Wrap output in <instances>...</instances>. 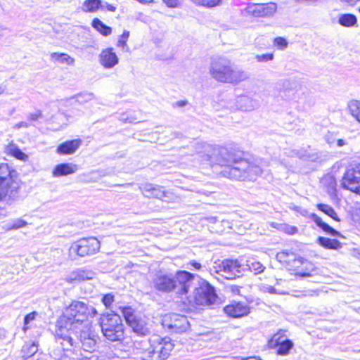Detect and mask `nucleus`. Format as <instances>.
<instances>
[{
    "mask_svg": "<svg viewBox=\"0 0 360 360\" xmlns=\"http://www.w3.org/2000/svg\"><path fill=\"white\" fill-rule=\"evenodd\" d=\"M57 327L55 335L56 342L62 345L63 350H69L74 345L73 339L70 335V330L63 326H57Z\"/></svg>",
    "mask_w": 360,
    "mask_h": 360,
    "instance_id": "a211bd4d",
    "label": "nucleus"
},
{
    "mask_svg": "<svg viewBox=\"0 0 360 360\" xmlns=\"http://www.w3.org/2000/svg\"><path fill=\"white\" fill-rule=\"evenodd\" d=\"M285 340H287V339H285L284 332L281 330L273 335L269 344L271 347H277L279 344L282 343L283 341Z\"/></svg>",
    "mask_w": 360,
    "mask_h": 360,
    "instance_id": "58836bf2",
    "label": "nucleus"
},
{
    "mask_svg": "<svg viewBox=\"0 0 360 360\" xmlns=\"http://www.w3.org/2000/svg\"><path fill=\"white\" fill-rule=\"evenodd\" d=\"M114 301V296L112 294H107L102 298V302L106 307H110Z\"/></svg>",
    "mask_w": 360,
    "mask_h": 360,
    "instance_id": "49530a36",
    "label": "nucleus"
},
{
    "mask_svg": "<svg viewBox=\"0 0 360 360\" xmlns=\"http://www.w3.org/2000/svg\"><path fill=\"white\" fill-rule=\"evenodd\" d=\"M81 139L67 141L57 148V153L61 155L73 154L82 145Z\"/></svg>",
    "mask_w": 360,
    "mask_h": 360,
    "instance_id": "4be33fe9",
    "label": "nucleus"
},
{
    "mask_svg": "<svg viewBox=\"0 0 360 360\" xmlns=\"http://www.w3.org/2000/svg\"><path fill=\"white\" fill-rule=\"evenodd\" d=\"M97 311L95 308L88 306L86 303L74 300L67 307L63 315L57 321V326L66 327L77 333L78 329L89 326L87 316H95Z\"/></svg>",
    "mask_w": 360,
    "mask_h": 360,
    "instance_id": "39448f33",
    "label": "nucleus"
},
{
    "mask_svg": "<svg viewBox=\"0 0 360 360\" xmlns=\"http://www.w3.org/2000/svg\"><path fill=\"white\" fill-rule=\"evenodd\" d=\"M91 25L94 28H95L98 32L102 34L104 36H108L112 32L111 27L105 25L100 19L94 18L92 20Z\"/></svg>",
    "mask_w": 360,
    "mask_h": 360,
    "instance_id": "7c9ffc66",
    "label": "nucleus"
},
{
    "mask_svg": "<svg viewBox=\"0 0 360 360\" xmlns=\"http://www.w3.org/2000/svg\"><path fill=\"white\" fill-rule=\"evenodd\" d=\"M89 175L90 176L89 179L88 180L89 182H95L98 181V176H96V172H91Z\"/></svg>",
    "mask_w": 360,
    "mask_h": 360,
    "instance_id": "5fc2aeb1",
    "label": "nucleus"
},
{
    "mask_svg": "<svg viewBox=\"0 0 360 360\" xmlns=\"http://www.w3.org/2000/svg\"><path fill=\"white\" fill-rule=\"evenodd\" d=\"M276 259L289 270L296 271L295 274L300 277L311 276L309 270H314L313 264L301 257H297L292 252H280L276 255Z\"/></svg>",
    "mask_w": 360,
    "mask_h": 360,
    "instance_id": "0eeeda50",
    "label": "nucleus"
},
{
    "mask_svg": "<svg viewBox=\"0 0 360 360\" xmlns=\"http://www.w3.org/2000/svg\"><path fill=\"white\" fill-rule=\"evenodd\" d=\"M101 0H86L82 4L81 9L86 13H94L101 7Z\"/></svg>",
    "mask_w": 360,
    "mask_h": 360,
    "instance_id": "c85d7f7f",
    "label": "nucleus"
},
{
    "mask_svg": "<svg viewBox=\"0 0 360 360\" xmlns=\"http://www.w3.org/2000/svg\"><path fill=\"white\" fill-rule=\"evenodd\" d=\"M292 346L293 343L290 340L283 341L282 343L277 346L278 347L277 353L280 355H286L289 353V351L292 349Z\"/></svg>",
    "mask_w": 360,
    "mask_h": 360,
    "instance_id": "4c0bfd02",
    "label": "nucleus"
},
{
    "mask_svg": "<svg viewBox=\"0 0 360 360\" xmlns=\"http://www.w3.org/2000/svg\"><path fill=\"white\" fill-rule=\"evenodd\" d=\"M101 327L103 335L110 341H120L124 338V326L117 314H107L101 317Z\"/></svg>",
    "mask_w": 360,
    "mask_h": 360,
    "instance_id": "6e6552de",
    "label": "nucleus"
},
{
    "mask_svg": "<svg viewBox=\"0 0 360 360\" xmlns=\"http://www.w3.org/2000/svg\"><path fill=\"white\" fill-rule=\"evenodd\" d=\"M95 276V273L89 269H78L68 275L65 281L68 283L75 282H81L92 279Z\"/></svg>",
    "mask_w": 360,
    "mask_h": 360,
    "instance_id": "412c9836",
    "label": "nucleus"
},
{
    "mask_svg": "<svg viewBox=\"0 0 360 360\" xmlns=\"http://www.w3.org/2000/svg\"><path fill=\"white\" fill-rule=\"evenodd\" d=\"M162 325L174 333H181L188 328L189 323L185 316L172 314L166 315L163 318Z\"/></svg>",
    "mask_w": 360,
    "mask_h": 360,
    "instance_id": "2eb2a0df",
    "label": "nucleus"
},
{
    "mask_svg": "<svg viewBox=\"0 0 360 360\" xmlns=\"http://www.w3.org/2000/svg\"><path fill=\"white\" fill-rule=\"evenodd\" d=\"M129 37V32L127 30H124L122 33V34L120 36V38L119 39L117 46L118 47L122 48L124 51H129V46L127 44V41Z\"/></svg>",
    "mask_w": 360,
    "mask_h": 360,
    "instance_id": "ea45409f",
    "label": "nucleus"
},
{
    "mask_svg": "<svg viewBox=\"0 0 360 360\" xmlns=\"http://www.w3.org/2000/svg\"><path fill=\"white\" fill-rule=\"evenodd\" d=\"M309 296H314V295H319L318 290H311L309 293L308 294Z\"/></svg>",
    "mask_w": 360,
    "mask_h": 360,
    "instance_id": "e2e57ef3",
    "label": "nucleus"
},
{
    "mask_svg": "<svg viewBox=\"0 0 360 360\" xmlns=\"http://www.w3.org/2000/svg\"><path fill=\"white\" fill-rule=\"evenodd\" d=\"M139 189L148 198H157L167 202H175L179 198L172 191H167L163 186L151 183L141 184Z\"/></svg>",
    "mask_w": 360,
    "mask_h": 360,
    "instance_id": "9d476101",
    "label": "nucleus"
},
{
    "mask_svg": "<svg viewBox=\"0 0 360 360\" xmlns=\"http://www.w3.org/2000/svg\"><path fill=\"white\" fill-rule=\"evenodd\" d=\"M27 224V223L22 219H16L13 221L12 224L11 225H8L6 227H4V229L6 231H10L13 229H18L20 228L24 227Z\"/></svg>",
    "mask_w": 360,
    "mask_h": 360,
    "instance_id": "a19ab883",
    "label": "nucleus"
},
{
    "mask_svg": "<svg viewBox=\"0 0 360 360\" xmlns=\"http://www.w3.org/2000/svg\"><path fill=\"white\" fill-rule=\"evenodd\" d=\"M101 248L99 240L95 237L81 238L73 243L70 249L71 255L75 254L84 257L97 253Z\"/></svg>",
    "mask_w": 360,
    "mask_h": 360,
    "instance_id": "1a4fd4ad",
    "label": "nucleus"
},
{
    "mask_svg": "<svg viewBox=\"0 0 360 360\" xmlns=\"http://www.w3.org/2000/svg\"><path fill=\"white\" fill-rule=\"evenodd\" d=\"M267 291L270 293H272V294H280V295H287L288 294V292H284V291H282V292H278L277 291V290L272 287V286H269L267 288Z\"/></svg>",
    "mask_w": 360,
    "mask_h": 360,
    "instance_id": "864d4df0",
    "label": "nucleus"
},
{
    "mask_svg": "<svg viewBox=\"0 0 360 360\" xmlns=\"http://www.w3.org/2000/svg\"><path fill=\"white\" fill-rule=\"evenodd\" d=\"M274 58V55L272 53L257 54L255 56V59L259 63L271 61V60H273Z\"/></svg>",
    "mask_w": 360,
    "mask_h": 360,
    "instance_id": "37998d69",
    "label": "nucleus"
},
{
    "mask_svg": "<svg viewBox=\"0 0 360 360\" xmlns=\"http://www.w3.org/2000/svg\"><path fill=\"white\" fill-rule=\"evenodd\" d=\"M187 104V101H178L176 105L179 107H184Z\"/></svg>",
    "mask_w": 360,
    "mask_h": 360,
    "instance_id": "052dcab7",
    "label": "nucleus"
},
{
    "mask_svg": "<svg viewBox=\"0 0 360 360\" xmlns=\"http://www.w3.org/2000/svg\"><path fill=\"white\" fill-rule=\"evenodd\" d=\"M106 9L110 11H115L116 7L111 4H106Z\"/></svg>",
    "mask_w": 360,
    "mask_h": 360,
    "instance_id": "bf43d9fd",
    "label": "nucleus"
},
{
    "mask_svg": "<svg viewBox=\"0 0 360 360\" xmlns=\"http://www.w3.org/2000/svg\"><path fill=\"white\" fill-rule=\"evenodd\" d=\"M195 5L203 6L207 8H212L221 6L225 2V0H190Z\"/></svg>",
    "mask_w": 360,
    "mask_h": 360,
    "instance_id": "c756f323",
    "label": "nucleus"
},
{
    "mask_svg": "<svg viewBox=\"0 0 360 360\" xmlns=\"http://www.w3.org/2000/svg\"><path fill=\"white\" fill-rule=\"evenodd\" d=\"M38 350V344L36 342L26 343L22 349L23 357L29 358L33 356Z\"/></svg>",
    "mask_w": 360,
    "mask_h": 360,
    "instance_id": "72a5a7b5",
    "label": "nucleus"
},
{
    "mask_svg": "<svg viewBox=\"0 0 360 360\" xmlns=\"http://www.w3.org/2000/svg\"><path fill=\"white\" fill-rule=\"evenodd\" d=\"M122 311L127 324L135 333L143 336L150 334V330L145 317L135 314L131 307H124Z\"/></svg>",
    "mask_w": 360,
    "mask_h": 360,
    "instance_id": "9b49d317",
    "label": "nucleus"
},
{
    "mask_svg": "<svg viewBox=\"0 0 360 360\" xmlns=\"http://www.w3.org/2000/svg\"><path fill=\"white\" fill-rule=\"evenodd\" d=\"M323 181L324 184H326V183L328 184L330 189H331V190L335 189V186H336V181H335V178L333 176H330V175L326 176L323 178Z\"/></svg>",
    "mask_w": 360,
    "mask_h": 360,
    "instance_id": "a18cd8bd",
    "label": "nucleus"
},
{
    "mask_svg": "<svg viewBox=\"0 0 360 360\" xmlns=\"http://www.w3.org/2000/svg\"><path fill=\"white\" fill-rule=\"evenodd\" d=\"M202 224H205V222L207 221V223H210V224H217V223H219V221L217 219V218L216 217H205V218H202L201 219ZM220 223L223 225H226L229 228L230 227L229 226V221H226V220H221L220 221Z\"/></svg>",
    "mask_w": 360,
    "mask_h": 360,
    "instance_id": "c03bdc74",
    "label": "nucleus"
},
{
    "mask_svg": "<svg viewBox=\"0 0 360 360\" xmlns=\"http://www.w3.org/2000/svg\"><path fill=\"white\" fill-rule=\"evenodd\" d=\"M307 295H304V294H301V295H294L295 297H304V296H306Z\"/></svg>",
    "mask_w": 360,
    "mask_h": 360,
    "instance_id": "69168bd1",
    "label": "nucleus"
},
{
    "mask_svg": "<svg viewBox=\"0 0 360 360\" xmlns=\"http://www.w3.org/2000/svg\"><path fill=\"white\" fill-rule=\"evenodd\" d=\"M6 153L20 160L26 161L28 159V156L26 154L22 152L16 146L13 144L6 147Z\"/></svg>",
    "mask_w": 360,
    "mask_h": 360,
    "instance_id": "473e14b6",
    "label": "nucleus"
},
{
    "mask_svg": "<svg viewBox=\"0 0 360 360\" xmlns=\"http://www.w3.org/2000/svg\"><path fill=\"white\" fill-rule=\"evenodd\" d=\"M78 169L77 165L73 163H61L56 165L53 172L52 175L54 177H60L75 173Z\"/></svg>",
    "mask_w": 360,
    "mask_h": 360,
    "instance_id": "5701e85b",
    "label": "nucleus"
},
{
    "mask_svg": "<svg viewBox=\"0 0 360 360\" xmlns=\"http://www.w3.org/2000/svg\"><path fill=\"white\" fill-rule=\"evenodd\" d=\"M192 147L202 162L222 167L224 169L221 172L225 177L240 181L255 180L262 172L259 166L248 162L240 151L214 147L202 142H196Z\"/></svg>",
    "mask_w": 360,
    "mask_h": 360,
    "instance_id": "f257e3e1",
    "label": "nucleus"
},
{
    "mask_svg": "<svg viewBox=\"0 0 360 360\" xmlns=\"http://www.w3.org/2000/svg\"><path fill=\"white\" fill-rule=\"evenodd\" d=\"M84 96L85 97V101H91L94 98V94L92 93H89V94H86L84 95Z\"/></svg>",
    "mask_w": 360,
    "mask_h": 360,
    "instance_id": "6e6d98bb",
    "label": "nucleus"
},
{
    "mask_svg": "<svg viewBox=\"0 0 360 360\" xmlns=\"http://www.w3.org/2000/svg\"><path fill=\"white\" fill-rule=\"evenodd\" d=\"M80 330L79 341L82 348L84 352L89 354L82 357L79 360H99L98 356L92 354L96 346V335L90 331L89 326H84Z\"/></svg>",
    "mask_w": 360,
    "mask_h": 360,
    "instance_id": "ddd939ff",
    "label": "nucleus"
},
{
    "mask_svg": "<svg viewBox=\"0 0 360 360\" xmlns=\"http://www.w3.org/2000/svg\"><path fill=\"white\" fill-rule=\"evenodd\" d=\"M19 181L15 172L7 164L0 165V201L6 199L14 200L18 195Z\"/></svg>",
    "mask_w": 360,
    "mask_h": 360,
    "instance_id": "423d86ee",
    "label": "nucleus"
},
{
    "mask_svg": "<svg viewBox=\"0 0 360 360\" xmlns=\"http://www.w3.org/2000/svg\"><path fill=\"white\" fill-rule=\"evenodd\" d=\"M337 144L339 147H342L346 144L345 141L343 139H338Z\"/></svg>",
    "mask_w": 360,
    "mask_h": 360,
    "instance_id": "680f3d73",
    "label": "nucleus"
},
{
    "mask_svg": "<svg viewBox=\"0 0 360 360\" xmlns=\"http://www.w3.org/2000/svg\"><path fill=\"white\" fill-rule=\"evenodd\" d=\"M42 117L41 111L39 110H37L34 112H31L27 115V119L30 121H36L39 118Z\"/></svg>",
    "mask_w": 360,
    "mask_h": 360,
    "instance_id": "09e8293b",
    "label": "nucleus"
},
{
    "mask_svg": "<svg viewBox=\"0 0 360 360\" xmlns=\"http://www.w3.org/2000/svg\"><path fill=\"white\" fill-rule=\"evenodd\" d=\"M317 241L320 245L327 249L338 250L342 248L341 243L335 239L319 236Z\"/></svg>",
    "mask_w": 360,
    "mask_h": 360,
    "instance_id": "bb28decb",
    "label": "nucleus"
},
{
    "mask_svg": "<svg viewBox=\"0 0 360 360\" xmlns=\"http://www.w3.org/2000/svg\"><path fill=\"white\" fill-rule=\"evenodd\" d=\"M238 103L239 108L243 111H251L257 107L256 101L245 96L239 97Z\"/></svg>",
    "mask_w": 360,
    "mask_h": 360,
    "instance_id": "cd10ccee",
    "label": "nucleus"
},
{
    "mask_svg": "<svg viewBox=\"0 0 360 360\" xmlns=\"http://www.w3.org/2000/svg\"><path fill=\"white\" fill-rule=\"evenodd\" d=\"M274 45L278 49L284 50L288 47V42L285 38L282 37H277L274 39Z\"/></svg>",
    "mask_w": 360,
    "mask_h": 360,
    "instance_id": "79ce46f5",
    "label": "nucleus"
},
{
    "mask_svg": "<svg viewBox=\"0 0 360 360\" xmlns=\"http://www.w3.org/2000/svg\"><path fill=\"white\" fill-rule=\"evenodd\" d=\"M217 298L214 288L205 281H202L193 291V300L197 305H212Z\"/></svg>",
    "mask_w": 360,
    "mask_h": 360,
    "instance_id": "f8f14e48",
    "label": "nucleus"
},
{
    "mask_svg": "<svg viewBox=\"0 0 360 360\" xmlns=\"http://www.w3.org/2000/svg\"><path fill=\"white\" fill-rule=\"evenodd\" d=\"M191 264L196 269H200L201 264L197 262H191Z\"/></svg>",
    "mask_w": 360,
    "mask_h": 360,
    "instance_id": "13d9d810",
    "label": "nucleus"
},
{
    "mask_svg": "<svg viewBox=\"0 0 360 360\" xmlns=\"http://www.w3.org/2000/svg\"><path fill=\"white\" fill-rule=\"evenodd\" d=\"M245 360H262V359H261L260 358L257 357V356H250V357L247 358Z\"/></svg>",
    "mask_w": 360,
    "mask_h": 360,
    "instance_id": "0e129e2a",
    "label": "nucleus"
},
{
    "mask_svg": "<svg viewBox=\"0 0 360 360\" xmlns=\"http://www.w3.org/2000/svg\"><path fill=\"white\" fill-rule=\"evenodd\" d=\"M317 207L320 211L323 212L333 219L340 221V219L338 218L337 213L331 206L320 203L317 205Z\"/></svg>",
    "mask_w": 360,
    "mask_h": 360,
    "instance_id": "f704fd0d",
    "label": "nucleus"
},
{
    "mask_svg": "<svg viewBox=\"0 0 360 360\" xmlns=\"http://www.w3.org/2000/svg\"><path fill=\"white\" fill-rule=\"evenodd\" d=\"M351 115L360 123V101L351 100L347 104Z\"/></svg>",
    "mask_w": 360,
    "mask_h": 360,
    "instance_id": "2f4dec72",
    "label": "nucleus"
},
{
    "mask_svg": "<svg viewBox=\"0 0 360 360\" xmlns=\"http://www.w3.org/2000/svg\"><path fill=\"white\" fill-rule=\"evenodd\" d=\"M99 63L105 68H112L119 63L117 54L113 51L112 48H108L101 51L99 55Z\"/></svg>",
    "mask_w": 360,
    "mask_h": 360,
    "instance_id": "aec40b11",
    "label": "nucleus"
},
{
    "mask_svg": "<svg viewBox=\"0 0 360 360\" xmlns=\"http://www.w3.org/2000/svg\"><path fill=\"white\" fill-rule=\"evenodd\" d=\"M338 23L343 27H354L357 24V18L352 13L340 14L338 16Z\"/></svg>",
    "mask_w": 360,
    "mask_h": 360,
    "instance_id": "a878e982",
    "label": "nucleus"
},
{
    "mask_svg": "<svg viewBox=\"0 0 360 360\" xmlns=\"http://www.w3.org/2000/svg\"><path fill=\"white\" fill-rule=\"evenodd\" d=\"M174 346L170 338L153 335L149 339L134 341L133 351L141 360H165Z\"/></svg>",
    "mask_w": 360,
    "mask_h": 360,
    "instance_id": "7ed1b4c3",
    "label": "nucleus"
},
{
    "mask_svg": "<svg viewBox=\"0 0 360 360\" xmlns=\"http://www.w3.org/2000/svg\"><path fill=\"white\" fill-rule=\"evenodd\" d=\"M119 120L124 123H134L135 122L136 118L133 116H129L127 113L121 114Z\"/></svg>",
    "mask_w": 360,
    "mask_h": 360,
    "instance_id": "de8ad7c7",
    "label": "nucleus"
},
{
    "mask_svg": "<svg viewBox=\"0 0 360 360\" xmlns=\"http://www.w3.org/2000/svg\"><path fill=\"white\" fill-rule=\"evenodd\" d=\"M342 185L345 188L360 195V163L346 171Z\"/></svg>",
    "mask_w": 360,
    "mask_h": 360,
    "instance_id": "4468645a",
    "label": "nucleus"
},
{
    "mask_svg": "<svg viewBox=\"0 0 360 360\" xmlns=\"http://www.w3.org/2000/svg\"><path fill=\"white\" fill-rule=\"evenodd\" d=\"M271 226L287 234L293 235L297 232V228L286 224L271 223Z\"/></svg>",
    "mask_w": 360,
    "mask_h": 360,
    "instance_id": "c9c22d12",
    "label": "nucleus"
},
{
    "mask_svg": "<svg viewBox=\"0 0 360 360\" xmlns=\"http://www.w3.org/2000/svg\"><path fill=\"white\" fill-rule=\"evenodd\" d=\"M219 270L224 272V276L228 279L239 276L241 271L245 270V266L237 259H225L219 266Z\"/></svg>",
    "mask_w": 360,
    "mask_h": 360,
    "instance_id": "f3484780",
    "label": "nucleus"
},
{
    "mask_svg": "<svg viewBox=\"0 0 360 360\" xmlns=\"http://www.w3.org/2000/svg\"><path fill=\"white\" fill-rule=\"evenodd\" d=\"M212 78L218 82L237 85L250 78L248 72L237 68L230 59L219 56L212 60L209 68Z\"/></svg>",
    "mask_w": 360,
    "mask_h": 360,
    "instance_id": "20e7f679",
    "label": "nucleus"
},
{
    "mask_svg": "<svg viewBox=\"0 0 360 360\" xmlns=\"http://www.w3.org/2000/svg\"><path fill=\"white\" fill-rule=\"evenodd\" d=\"M224 312L233 318H239L246 316L250 312L249 307L241 302H234L226 306L224 309Z\"/></svg>",
    "mask_w": 360,
    "mask_h": 360,
    "instance_id": "6ab92c4d",
    "label": "nucleus"
},
{
    "mask_svg": "<svg viewBox=\"0 0 360 360\" xmlns=\"http://www.w3.org/2000/svg\"><path fill=\"white\" fill-rule=\"evenodd\" d=\"M30 126V124H29L28 122H20L17 123L16 124H15L13 128L15 129H20L21 128H28Z\"/></svg>",
    "mask_w": 360,
    "mask_h": 360,
    "instance_id": "603ef678",
    "label": "nucleus"
},
{
    "mask_svg": "<svg viewBox=\"0 0 360 360\" xmlns=\"http://www.w3.org/2000/svg\"><path fill=\"white\" fill-rule=\"evenodd\" d=\"M163 2L170 8H176L178 7L179 5V0H162Z\"/></svg>",
    "mask_w": 360,
    "mask_h": 360,
    "instance_id": "8fccbe9b",
    "label": "nucleus"
},
{
    "mask_svg": "<svg viewBox=\"0 0 360 360\" xmlns=\"http://www.w3.org/2000/svg\"><path fill=\"white\" fill-rule=\"evenodd\" d=\"M311 218L316 224L321 228L325 233L333 236H342L341 233L330 226L328 224L323 221V220L316 214H313Z\"/></svg>",
    "mask_w": 360,
    "mask_h": 360,
    "instance_id": "b1692460",
    "label": "nucleus"
},
{
    "mask_svg": "<svg viewBox=\"0 0 360 360\" xmlns=\"http://www.w3.org/2000/svg\"><path fill=\"white\" fill-rule=\"evenodd\" d=\"M223 230L222 229H216L215 231L216 232H221Z\"/></svg>",
    "mask_w": 360,
    "mask_h": 360,
    "instance_id": "338daca9",
    "label": "nucleus"
},
{
    "mask_svg": "<svg viewBox=\"0 0 360 360\" xmlns=\"http://www.w3.org/2000/svg\"><path fill=\"white\" fill-rule=\"evenodd\" d=\"M245 266V269H249L254 272L255 274H260L264 271L265 266L259 262L255 261H247Z\"/></svg>",
    "mask_w": 360,
    "mask_h": 360,
    "instance_id": "e433bc0d",
    "label": "nucleus"
},
{
    "mask_svg": "<svg viewBox=\"0 0 360 360\" xmlns=\"http://www.w3.org/2000/svg\"><path fill=\"white\" fill-rule=\"evenodd\" d=\"M193 278L194 275L186 271H177L173 274L160 270L155 274L152 284L159 292L186 295L192 286Z\"/></svg>",
    "mask_w": 360,
    "mask_h": 360,
    "instance_id": "f03ea898",
    "label": "nucleus"
},
{
    "mask_svg": "<svg viewBox=\"0 0 360 360\" xmlns=\"http://www.w3.org/2000/svg\"><path fill=\"white\" fill-rule=\"evenodd\" d=\"M50 58L51 60L54 63L66 64L68 65H72L75 63V59L65 53H51Z\"/></svg>",
    "mask_w": 360,
    "mask_h": 360,
    "instance_id": "393cba45",
    "label": "nucleus"
},
{
    "mask_svg": "<svg viewBox=\"0 0 360 360\" xmlns=\"http://www.w3.org/2000/svg\"><path fill=\"white\" fill-rule=\"evenodd\" d=\"M36 312H31L27 314L24 319V324L25 326L27 325L31 321L34 320L36 316Z\"/></svg>",
    "mask_w": 360,
    "mask_h": 360,
    "instance_id": "3c124183",
    "label": "nucleus"
},
{
    "mask_svg": "<svg viewBox=\"0 0 360 360\" xmlns=\"http://www.w3.org/2000/svg\"><path fill=\"white\" fill-rule=\"evenodd\" d=\"M277 10V4L274 2H269L262 4L250 5L246 8V12L256 18H264L272 16Z\"/></svg>",
    "mask_w": 360,
    "mask_h": 360,
    "instance_id": "dca6fc26",
    "label": "nucleus"
},
{
    "mask_svg": "<svg viewBox=\"0 0 360 360\" xmlns=\"http://www.w3.org/2000/svg\"><path fill=\"white\" fill-rule=\"evenodd\" d=\"M6 90V85L1 84H0V96L4 94Z\"/></svg>",
    "mask_w": 360,
    "mask_h": 360,
    "instance_id": "4d7b16f0",
    "label": "nucleus"
}]
</instances>
